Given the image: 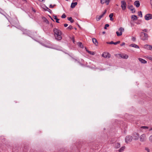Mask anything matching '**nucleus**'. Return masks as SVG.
I'll use <instances>...</instances> for the list:
<instances>
[{"label":"nucleus","mask_w":152,"mask_h":152,"mask_svg":"<svg viewBox=\"0 0 152 152\" xmlns=\"http://www.w3.org/2000/svg\"><path fill=\"white\" fill-rule=\"evenodd\" d=\"M134 4L137 7H139L140 3L139 1H136L134 2Z\"/></svg>","instance_id":"dca6fc26"},{"label":"nucleus","mask_w":152,"mask_h":152,"mask_svg":"<svg viewBox=\"0 0 152 152\" xmlns=\"http://www.w3.org/2000/svg\"><path fill=\"white\" fill-rule=\"evenodd\" d=\"M53 31L56 39L58 40H61L62 38L61 36V31L57 28H54L53 29Z\"/></svg>","instance_id":"f257e3e1"},{"label":"nucleus","mask_w":152,"mask_h":152,"mask_svg":"<svg viewBox=\"0 0 152 152\" xmlns=\"http://www.w3.org/2000/svg\"><path fill=\"white\" fill-rule=\"evenodd\" d=\"M132 19L133 20H136L137 18V17L135 15H133L132 16Z\"/></svg>","instance_id":"5701e85b"},{"label":"nucleus","mask_w":152,"mask_h":152,"mask_svg":"<svg viewBox=\"0 0 152 152\" xmlns=\"http://www.w3.org/2000/svg\"><path fill=\"white\" fill-rule=\"evenodd\" d=\"M46 8L47 11H48L49 12H50L51 11V10H50L49 8H48V7H46Z\"/></svg>","instance_id":"ea45409f"},{"label":"nucleus","mask_w":152,"mask_h":152,"mask_svg":"<svg viewBox=\"0 0 152 152\" xmlns=\"http://www.w3.org/2000/svg\"><path fill=\"white\" fill-rule=\"evenodd\" d=\"M116 34L118 36H119L122 35V32H120V33H119L118 31H116Z\"/></svg>","instance_id":"b1692460"},{"label":"nucleus","mask_w":152,"mask_h":152,"mask_svg":"<svg viewBox=\"0 0 152 152\" xmlns=\"http://www.w3.org/2000/svg\"><path fill=\"white\" fill-rule=\"evenodd\" d=\"M77 2H75L74 3H72L71 5V7L72 8H74L75 6L77 4Z\"/></svg>","instance_id":"a211bd4d"},{"label":"nucleus","mask_w":152,"mask_h":152,"mask_svg":"<svg viewBox=\"0 0 152 152\" xmlns=\"http://www.w3.org/2000/svg\"><path fill=\"white\" fill-rule=\"evenodd\" d=\"M110 53L106 52H104L102 55V57L105 58H110Z\"/></svg>","instance_id":"423d86ee"},{"label":"nucleus","mask_w":152,"mask_h":152,"mask_svg":"<svg viewBox=\"0 0 152 152\" xmlns=\"http://www.w3.org/2000/svg\"><path fill=\"white\" fill-rule=\"evenodd\" d=\"M138 15L139 16H140L141 17H142V12L141 11H140L138 13Z\"/></svg>","instance_id":"473e14b6"},{"label":"nucleus","mask_w":152,"mask_h":152,"mask_svg":"<svg viewBox=\"0 0 152 152\" xmlns=\"http://www.w3.org/2000/svg\"><path fill=\"white\" fill-rule=\"evenodd\" d=\"M113 13H111L109 15V17L110 18H112L113 16Z\"/></svg>","instance_id":"4c0bfd02"},{"label":"nucleus","mask_w":152,"mask_h":152,"mask_svg":"<svg viewBox=\"0 0 152 152\" xmlns=\"http://www.w3.org/2000/svg\"><path fill=\"white\" fill-rule=\"evenodd\" d=\"M56 6V4H54L53 5V7L54 6Z\"/></svg>","instance_id":"603ef678"},{"label":"nucleus","mask_w":152,"mask_h":152,"mask_svg":"<svg viewBox=\"0 0 152 152\" xmlns=\"http://www.w3.org/2000/svg\"><path fill=\"white\" fill-rule=\"evenodd\" d=\"M78 45L81 48H83V46L81 42H78Z\"/></svg>","instance_id":"c756f323"},{"label":"nucleus","mask_w":152,"mask_h":152,"mask_svg":"<svg viewBox=\"0 0 152 152\" xmlns=\"http://www.w3.org/2000/svg\"><path fill=\"white\" fill-rule=\"evenodd\" d=\"M142 31H143V32H148V30L146 29H144L142 30Z\"/></svg>","instance_id":"c9c22d12"},{"label":"nucleus","mask_w":152,"mask_h":152,"mask_svg":"<svg viewBox=\"0 0 152 152\" xmlns=\"http://www.w3.org/2000/svg\"><path fill=\"white\" fill-rule=\"evenodd\" d=\"M22 1H26V0H22Z\"/></svg>","instance_id":"5fc2aeb1"},{"label":"nucleus","mask_w":152,"mask_h":152,"mask_svg":"<svg viewBox=\"0 0 152 152\" xmlns=\"http://www.w3.org/2000/svg\"><path fill=\"white\" fill-rule=\"evenodd\" d=\"M140 37L141 39L143 41L146 40L148 39V34L143 32H141L140 33Z\"/></svg>","instance_id":"f03ea898"},{"label":"nucleus","mask_w":152,"mask_h":152,"mask_svg":"<svg viewBox=\"0 0 152 152\" xmlns=\"http://www.w3.org/2000/svg\"><path fill=\"white\" fill-rule=\"evenodd\" d=\"M110 18V20H111V21H112L113 20V18Z\"/></svg>","instance_id":"8fccbe9b"},{"label":"nucleus","mask_w":152,"mask_h":152,"mask_svg":"<svg viewBox=\"0 0 152 152\" xmlns=\"http://www.w3.org/2000/svg\"><path fill=\"white\" fill-rule=\"evenodd\" d=\"M150 3L151 5H152V0H150Z\"/></svg>","instance_id":"de8ad7c7"},{"label":"nucleus","mask_w":152,"mask_h":152,"mask_svg":"<svg viewBox=\"0 0 152 152\" xmlns=\"http://www.w3.org/2000/svg\"><path fill=\"white\" fill-rule=\"evenodd\" d=\"M121 7L122 10H125L126 8V4L124 1H122L121 2Z\"/></svg>","instance_id":"39448f33"},{"label":"nucleus","mask_w":152,"mask_h":152,"mask_svg":"<svg viewBox=\"0 0 152 152\" xmlns=\"http://www.w3.org/2000/svg\"><path fill=\"white\" fill-rule=\"evenodd\" d=\"M143 48L148 50H151V46L148 45H144Z\"/></svg>","instance_id":"9b49d317"},{"label":"nucleus","mask_w":152,"mask_h":152,"mask_svg":"<svg viewBox=\"0 0 152 152\" xmlns=\"http://www.w3.org/2000/svg\"><path fill=\"white\" fill-rule=\"evenodd\" d=\"M125 45L124 42H123L122 44H121L120 45L121 46H122Z\"/></svg>","instance_id":"79ce46f5"},{"label":"nucleus","mask_w":152,"mask_h":152,"mask_svg":"<svg viewBox=\"0 0 152 152\" xmlns=\"http://www.w3.org/2000/svg\"><path fill=\"white\" fill-rule=\"evenodd\" d=\"M147 58L152 61V56H148L147 57Z\"/></svg>","instance_id":"7c9ffc66"},{"label":"nucleus","mask_w":152,"mask_h":152,"mask_svg":"<svg viewBox=\"0 0 152 152\" xmlns=\"http://www.w3.org/2000/svg\"><path fill=\"white\" fill-rule=\"evenodd\" d=\"M151 50H152V46H151Z\"/></svg>","instance_id":"4d7b16f0"},{"label":"nucleus","mask_w":152,"mask_h":152,"mask_svg":"<svg viewBox=\"0 0 152 152\" xmlns=\"http://www.w3.org/2000/svg\"><path fill=\"white\" fill-rule=\"evenodd\" d=\"M53 18L56 20V22L57 23H59V19H58L56 15H53Z\"/></svg>","instance_id":"aec40b11"},{"label":"nucleus","mask_w":152,"mask_h":152,"mask_svg":"<svg viewBox=\"0 0 152 152\" xmlns=\"http://www.w3.org/2000/svg\"><path fill=\"white\" fill-rule=\"evenodd\" d=\"M101 18L100 16H97L96 17V19L97 21H99Z\"/></svg>","instance_id":"cd10ccee"},{"label":"nucleus","mask_w":152,"mask_h":152,"mask_svg":"<svg viewBox=\"0 0 152 152\" xmlns=\"http://www.w3.org/2000/svg\"><path fill=\"white\" fill-rule=\"evenodd\" d=\"M125 148V146H123L121 148L118 150V151L119 152H122L123 151Z\"/></svg>","instance_id":"6ab92c4d"},{"label":"nucleus","mask_w":152,"mask_h":152,"mask_svg":"<svg viewBox=\"0 0 152 152\" xmlns=\"http://www.w3.org/2000/svg\"><path fill=\"white\" fill-rule=\"evenodd\" d=\"M47 47H48V48H51V47H48V46H46Z\"/></svg>","instance_id":"864d4df0"},{"label":"nucleus","mask_w":152,"mask_h":152,"mask_svg":"<svg viewBox=\"0 0 152 152\" xmlns=\"http://www.w3.org/2000/svg\"><path fill=\"white\" fill-rule=\"evenodd\" d=\"M109 26V25L108 24H106L105 25V26L104 27V28L105 29H106L107 28V27H108Z\"/></svg>","instance_id":"e433bc0d"},{"label":"nucleus","mask_w":152,"mask_h":152,"mask_svg":"<svg viewBox=\"0 0 152 152\" xmlns=\"http://www.w3.org/2000/svg\"><path fill=\"white\" fill-rule=\"evenodd\" d=\"M110 0H109V1H110Z\"/></svg>","instance_id":"bf43d9fd"},{"label":"nucleus","mask_w":152,"mask_h":152,"mask_svg":"<svg viewBox=\"0 0 152 152\" xmlns=\"http://www.w3.org/2000/svg\"><path fill=\"white\" fill-rule=\"evenodd\" d=\"M49 7L50 8H53V6L52 4H50L49 6Z\"/></svg>","instance_id":"c03bdc74"},{"label":"nucleus","mask_w":152,"mask_h":152,"mask_svg":"<svg viewBox=\"0 0 152 152\" xmlns=\"http://www.w3.org/2000/svg\"><path fill=\"white\" fill-rule=\"evenodd\" d=\"M129 46L130 47H134L136 48L139 49V47L137 45L135 44H132L130 45Z\"/></svg>","instance_id":"2eb2a0df"},{"label":"nucleus","mask_w":152,"mask_h":152,"mask_svg":"<svg viewBox=\"0 0 152 152\" xmlns=\"http://www.w3.org/2000/svg\"><path fill=\"white\" fill-rule=\"evenodd\" d=\"M145 150L147 152H150V150L148 148H145Z\"/></svg>","instance_id":"a19ab883"},{"label":"nucleus","mask_w":152,"mask_h":152,"mask_svg":"<svg viewBox=\"0 0 152 152\" xmlns=\"http://www.w3.org/2000/svg\"><path fill=\"white\" fill-rule=\"evenodd\" d=\"M75 42V41L73 40V42Z\"/></svg>","instance_id":"6e6d98bb"},{"label":"nucleus","mask_w":152,"mask_h":152,"mask_svg":"<svg viewBox=\"0 0 152 152\" xmlns=\"http://www.w3.org/2000/svg\"><path fill=\"white\" fill-rule=\"evenodd\" d=\"M138 60L142 64H146L147 62L146 60L141 58H139Z\"/></svg>","instance_id":"4468645a"},{"label":"nucleus","mask_w":152,"mask_h":152,"mask_svg":"<svg viewBox=\"0 0 152 152\" xmlns=\"http://www.w3.org/2000/svg\"><path fill=\"white\" fill-rule=\"evenodd\" d=\"M39 1L42 2H44L45 0H39Z\"/></svg>","instance_id":"a18cd8bd"},{"label":"nucleus","mask_w":152,"mask_h":152,"mask_svg":"<svg viewBox=\"0 0 152 152\" xmlns=\"http://www.w3.org/2000/svg\"><path fill=\"white\" fill-rule=\"evenodd\" d=\"M52 20H53L52 19Z\"/></svg>","instance_id":"13d9d810"},{"label":"nucleus","mask_w":152,"mask_h":152,"mask_svg":"<svg viewBox=\"0 0 152 152\" xmlns=\"http://www.w3.org/2000/svg\"><path fill=\"white\" fill-rule=\"evenodd\" d=\"M100 1L101 3L102 4L106 3L107 5H108L109 3V0H100Z\"/></svg>","instance_id":"f8f14e48"},{"label":"nucleus","mask_w":152,"mask_h":152,"mask_svg":"<svg viewBox=\"0 0 152 152\" xmlns=\"http://www.w3.org/2000/svg\"><path fill=\"white\" fill-rule=\"evenodd\" d=\"M68 25L67 24H65L64 25V26L65 27H66L68 26Z\"/></svg>","instance_id":"49530a36"},{"label":"nucleus","mask_w":152,"mask_h":152,"mask_svg":"<svg viewBox=\"0 0 152 152\" xmlns=\"http://www.w3.org/2000/svg\"><path fill=\"white\" fill-rule=\"evenodd\" d=\"M151 130H152V127L150 128L149 129V131H151Z\"/></svg>","instance_id":"09e8293b"},{"label":"nucleus","mask_w":152,"mask_h":152,"mask_svg":"<svg viewBox=\"0 0 152 152\" xmlns=\"http://www.w3.org/2000/svg\"><path fill=\"white\" fill-rule=\"evenodd\" d=\"M145 19L146 20H148L152 18V15L150 14H146L145 17Z\"/></svg>","instance_id":"0eeeda50"},{"label":"nucleus","mask_w":152,"mask_h":152,"mask_svg":"<svg viewBox=\"0 0 152 152\" xmlns=\"http://www.w3.org/2000/svg\"><path fill=\"white\" fill-rule=\"evenodd\" d=\"M86 50L87 52L90 54L94 55L95 54V53L94 52H91L88 50Z\"/></svg>","instance_id":"4be33fe9"},{"label":"nucleus","mask_w":152,"mask_h":152,"mask_svg":"<svg viewBox=\"0 0 152 152\" xmlns=\"http://www.w3.org/2000/svg\"><path fill=\"white\" fill-rule=\"evenodd\" d=\"M29 32H30V31H26V33H25V34H27L29 36H30L29 33H28ZM24 34H25V33H24Z\"/></svg>","instance_id":"37998d69"},{"label":"nucleus","mask_w":152,"mask_h":152,"mask_svg":"<svg viewBox=\"0 0 152 152\" xmlns=\"http://www.w3.org/2000/svg\"><path fill=\"white\" fill-rule=\"evenodd\" d=\"M141 128L143 129H149L150 128H149V127L148 126H142L141 127Z\"/></svg>","instance_id":"c85d7f7f"},{"label":"nucleus","mask_w":152,"mask_h":152,"mask_svg":"<svg viewBox=\"0 0 152 152\" xmlns=\"http://www.w3.org/2000/svg\"><path fill=\"white\" fill-rule=\"evenodd\" d=\"M66 15H65L64 13L61 16V18H65L66 17Z\"/></svg>","instance_id":"72a5a7b5"},{"label":"nucleus","mask_w":152,"mask_h":152,"mask_svg":"<svg viewBox=\"0 0 152 152\" xmlns=\"http://www.w3.org/2000/svg\"><path fill=\"white\" fill-rule=\"evenodd\" d=\"M149 140L150 142H152V135H151L149 137Z\"/></svg>","instance_id":"2f4dec72"},{"label":"nucleus","mask_w":152,"mask_h":152,"mask_svg":"<svg viewBox=\"0 0 152 152\" xmlns=\"http://www.w3.org/2000/svg\"><path fill=\"white\" fill-rule=\"evenodd\" d=\"M120 144L119 143L117 142L115 144V148H118L120 147Z\"/></svg>","instance_id":"412c9836"},{"label":"nucleus","mask_w":152,"mask_h":152,"mask_svg":"<svg viewBox=\"0 0 152 152\" xmlns=\"http://www.w3.org/2000/svg\"><path fill=\"white\" fill-rule=\"evenodd\" d=\"M68 20H69V21H70V22L72 23H73L74 22V21L73 20H72V17H69L68 18Z\"/></svg>","instance_id":"393cba45"},{"label":"nucleus","mask_w":152,"mask_h":152,"mask_svg":"<svg viewBox=\"0 0 152 152\" xmlns=\"http://www.w3.org/2000/svg\"><path fill=\"white\" fill-rule=\"evenodd\" d=\"M128 8L130 10H131L132 11V12L134 13L135 12V9L134 7L132 5H128Z\"/></svg>","instance_id":"9d476101"},{"label":"nucleus","mask_w":152,"mask_h":152,"mask_svg":"<svg viewBox=\"0 0 152 152\" xmlns=\"http://www.w3.org/2000/svg\"><path fill=\"white\" fill-rule=\"evenodd\" d=\"M139 134L137 133H134L133 135V138L134 140H137L139 137Z\"/></svg>","instance_id":"1a4fd4ad"},{"label":"nucleus","mask_w":152,"mask_h":152,"mask_svg":"<svg viewBox=\"0 0 152 152\" xmlns=\"http://www.w3.org/2000/svg\"><path fill=\"white\" fill-rule=\"evenodd\" d=\"M68 29H71L72 28V26H71V25H70L67 28Z\"/></svg>","instance_id":"58836bf2"},{"label":"nucleus","mask_w":152,"mask_h":152,"mask_svg":"<svg viewBox=\"0 0 152 152\" xmlns=\"http://www.w3.org/2000/svg\"><path fill=\"white\" fill-rule=\"evenodd\" d=\"M106 10H105V11L103 12L102 14L101 15H100V16L101 17V18H102L104 16V15L106 13Z\"/></svg>","instance_id":"bb28decb"},{"label":"nucleus","mask_w":152,"mask_h":152,"mask_svg":"<svg viewBox=\"0 0 152 152\" xmlns=\"http://www.w3.org/2000/svg\"><path fill=\"white\" fill-rule=\"evenodd\" d=\"M105 31H103L102 32V33L104 34H105Z\"/></svg>","instance_id":"3c124183"},{"label":"nucleus","mask_w":152,"mask_h":152,"mask_svg":"<svg viewBox=\"0 0 152 152\" xmlns=\"http://www.w3.org/2000/svg\"><path fill=\"white\" fill-rule=\"evenodd\" d=\"M120 41H118L116 42H114L113 41H111L110 42H107V43L108 44H113L115 45H117V44L120 43Z\"/></svg>","instance_id":"ddd939ff"},{"label":"nucleus","mask_w":152,"mask_h":152,"mask_svg":"<svg viewBox=\"0 0 152 152\" xmlns=\"http://www.w3.org/2000/svg\"><path fill=\"white\" fill-rule=\"evenodd\" d=\"M119 31H120V32H122L124 31V29L123 28L121 27L118 30Z\"/></svg>","instance_id":"a878e982"},{"label":"nucleus","mask_w":152,"mask_h":152,"mask_svg":"<svg viewBox=\"0 0 152 152\" xmlns=\"http://www.w3.org/2000/svg\"><path fill=\"white\" fill-rule=\"evenodd\" d=\"M146 137L145 134H143L140 136V141L141 142H144L146 141Z\"/></svg>","instance_id":"20e7f679"},{"label":"nucleus","mask_w":152,"mask_h":152,"mask_svg":"<svg viewBox=\"0 0 152 152\" xmlns=\"http://www.w3.org/2000/svg\"><path fill=\"white\" fill-rule=\"evenodd\" d=\"M118 55L121 58L125 59H127L129 57L128 56V55L125 54H119Z\"/></svg>","instance_id":"6e6552de"},{"label":"nucleus","mask_w":152,"mask_h":152,"mask_svg":"<svg viewBox=\"0 0 152 152\" xmlns=\"http://www.w3.org/2000/svg\"><path fill=\"white\" fill-rule=\"evenodd\" d=\"M132 40L134 42L136 41V38L134 37H132Z\"/></svg>","instance_id":"f704fd0d"},{"label":"nucleus","mask_w":152,"mask_h":152,"mask_svg":"<svg viewBox=\"0 0 152 152\" xmlns=\"http://www.w3.org/2000/svg\"><path fill=\"white\" fill-rule=\"evenodd\" d=\"M133 138L132 136L129 135L127 136L125 138V142L128 143L132 141Z\"/></svg>","instance_id":"7ed1b4c3"},{"label":"nucleus","mask_w":152,"mask_h":152,"mask_svg":"<svg viewBox=\"0 0 152 152\" xmlns=\"http://www.w3.org/2000/svg\"><path fill=\"white\" fill-rule=\"evenodd\" d=\"M92 40L93 43L96 45H98V42L96 39L95 38H93L92 39Z\"/></svg>","instance_id":"f3484780"}]
</instances>
